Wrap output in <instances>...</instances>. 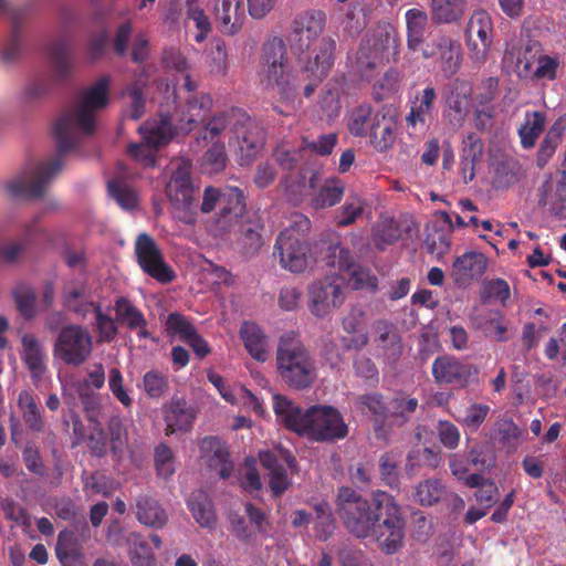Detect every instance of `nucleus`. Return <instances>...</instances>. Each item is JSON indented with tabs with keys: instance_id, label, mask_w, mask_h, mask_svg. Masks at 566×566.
<instances>
[{
	"instance_id": "17",
	"label": "nucleus",
	"mask_w": 566,
	"mask_h": 566,
	"mask_svg": "<svg viewBox=\"0 0 566 566\" xmlns=\"http://www.w3.org/2000/svg\"><path fill=\"white\" fill-rule=\"evenodd\" d=\"M492 20L486 11H475L465 28L467 45L472 59L485 62L492 45Z\"/></svg>"
},
{
	"instance_id": "53",
	"label": "nucleus",
	"mask_w": 566,
	"mask_h": 566,
	"mask_svg": "<svg viewBox=\"0 0 566 566\" xmlns=\"http://www.w3.org/2000/svg\"><path fill=\"white\" fill-rule=\"evenodd\" d=\"M166 332L169 336H178L186 343L197 332L192 322L179 312H172L166 319Z\"/></svg>"
},
{
	"instance_id": "1",
	"label": "nucleus",
	"mask_w": 566,
	"mask_h": 566,
	"mask_svg": "<svg viewBox=\"0 0 566 566\" xmlns=\"http://www.w3.org/2000/svg\"><path fill=\"white\" fill-rule=\"evenodd\" d=\"M108 91L109 78L99 77L81 93L75 107L59 117L54 126L55 158L23 170L9 180L6 191L11 199H38L44 196L50 181L61 170L64 157L78 147L82 138L94 133L97 113L108 105Z\"/></svg>"
},
{
	"instance_id": "22",
	"label": "nucleus",
	"mask_w": 566,
	"mask_h": 566,
	"mask_svg": "<svg viewBox=\"0 0 566 566\" xmlns=\"http://www.w3.org/2000/svg\"><path fill=\"white\" fill-rule=\"evenodd\" d=\"M201 458L221 479H228L233 471V463L227 443L218 437H206L200 443Z\"/></svg>"
},
{
	"instance_id": "24",
	"label": "nucleus",
	"mask_w": 566,
	"mask_h": 566,
	"mask_svg": "<svg viewBox=\"0 0 566 566\" xmlns=\"http://www.w3.org/2000/svg\"><path fill=\"white\" fill-rule=\"evenodd\" d=\"M471 86L463 81H454L446 96V108L443 116L453 127L462 126L469 109L471 98Z\"/></svg>"
},
{
	"instance_id": "50",
	"label": "nucleus",
	"mask_w": 566,
	"mask_h": 566,
	"mask_svg": "<svg viewBox=\"0 0 566 566\" xmlns=\"http://www.w3.org/2000/svg\"><path fill=\"white\" fill-rule=\"evenodd\" d=\"M188 19L192 20L197 28L195 41L200 43L211 32V23L205 10L199 6V0H184Z\"/></svg>"
},
{
	"instance_id": "4",
	"label": "nucleus",
	"mask_w": 566,
	"mask_h": 566,
	"mask_svg": "<svg viewBox=\"0 0 566 566\" xmlns=\"http://www.w3.org/2000/svg\"><path fill=\"white\" fill-rule=\"evenodd\" d=\"M54 75L38 74L29 78L18 95L23 109L40 105L53 91L56 84L65 82L73 70V59L66 40L59 39L46 48Z\"/></svg>"
},
{
	"instance_id": "58",
	"label": "nucleus",
	"mask_w": 566,
	"mask_h": 566,
	"mask_svg": "<svg viewBox=\"0 0 566 566\" xmlns=\"http://www.w3.org/2000/svg\"><path fill=\"white\" fill-rule=\"evenodd\" d=\"M510 295L511 290L509 283L503 279H493L483 283L481 301L489 303L491 300H497L505 306Z\"/></svg>"
},
{
	"instance_id": "45",
	"label": "nucleus",
	"mask_w": 566,
	"mask_h": 566,
	"mask_svg": "<svg viewBox=\"0 0 566 566\" xmlns=\"http://www.w3.org/2000/svg\"><path fill=\"white\" fill-rule=\"evenodd\" d=\"M20 24L21 22H18L17 15L13 14L11 33L0 46V62L6 66L13 65L23 53V35Z\"/></svg>"
},
{
	"instance_id": "39",
	"label": "nucleus",
	"mask_w": 566,
	"mask_h": 566,
	"mask_svg": "<svg viewBox=\"0 0 566 566\" xmlns=\"http://www.w3.org/2000/svg\"><path fill=\"white\" fill-rule=\"evenodd\" d=\"M55 554L62 566H81L83 563V553L78 539L69 531L60 532Z\"/></svg>"
},
{
	"instance_id": "38",
	"label": "nucleus",
	"mask_w": 566,
	"mask_h": 566,
	"mask_svg": "<svg viewBox=\"0 0 566 566\" xmlns=\"http://www.w3.org/2000/svg\"><path fill=\"white\" fill-rule=\"evenodd\" d=\"M407 48L410 52L422 50L428 25V14L420 9H409L406 12Z\"/></svg>"
},
{
	"instance_id": "56",
	"label": "nucleus",
	"mask_w": 566,
	"mask_h": 566,
	"mask_svg": "<svg viewBox=\"0 0 566 566\" xmlns=\"http://www.w3.org/2000/svg\"><path fill=\"white\" fill-rule=\"evenodd\" d=\"M369 138L371 146L379 153L391 148L396 140L392 122L385 115V119H381L379 128L375 129L369 135Z\"/></svg>"
},
{
	"instance_id": "61",
	"label": "nucleus",
	"mask_w": 566,
	"mask_h": 566,
	"mask_svg": "<svg viewBox=\"0 0 566 566\" xmlns=\"http://www.w3.org/2000/svg\"><path fill=\"white\" fill-rule=\"evenodd\" d=\"M154 461L158 476L168 479L175 473L174 453L167 444L160 443L155 448Z\"/></svg>"
},
{
	"instance_id": "2",
	"label": "nucleus",
	"mask_w": 566,
	"mask_h": 566,
	"mask_svg": "<svg viewBox=\"0 0 566 566\" xmlns=\"http://www.w3.org/2000/svg\"><path fill=\"white\" fill-rule=\"evenodd\" d=\"M337 512L346 528L357 538H370L386 555L403 546L406 522L399 505L387 492H374L371 500L348 486L337 494Z\"/></svg>"
},
{
	"instance_id": "54",
	"label": "nucleus",
	"mask_w": 566,
	"mask_h": 566,
	"mask_svg": "<svg viewBox=\"0 0 566 566\" xmlns=\"http://www.w3.org/2000/svg\"><path fill=\"white\" fill-rule=\"evenodd\" d=\"M109 196L125 210H133L137 207V195L125 181L119 179L109 180L107 184Z\"/></svg>"
},
{
	"instance_id": "18",
	"label": "nucleus",
	"mask_w": 566,
	"mask_h": 566,
	"mask_svg": "<svg viewBox=\"0 0 566 566\" xmlns=\"http://www.w3.org/2000/svg\"><path fill=\"white\" fill-rule=\"evenodd\" d=\"M421 56L424 60L437 57L446 77H451L461 67L462 48L451 36L439 34L422 49Z\"/></svg>"
},
{
	"instance_id": "7",
	"label": "nucleus",
	"mask_w": 566,
	"mask_h": 566,
	"mask_svg": "<svg viewBox=\"0 0 566 566\" xmlns=\"http://www.w3.org/2000/svg\"><path fill=\"white\" fill-rule=\"evenodd\" d=\"M326 23V13L318 9L305 10L294 17L289 42L291 50L298 55V61L314 56L323 41H336L333 36H323Z\"/></svg>"
},
{
	"instance_id": "30",
	"label": "nucleus",
	"mask_w": 566,
	"mask_h": 566,
	"mask_svg": "<svg viewBox=\"0 0 566 566\" xmlns=\"http://www.w3.org/2000/svg\"><path fill=\"white\" fill-rule=\"evenodd\" d=\"M484 144L475 133H469L462 139L460 153V175L464 184H469L475 177V166L483 156Z\"/></svg>"
},
{
	"instance_id": "60",
	"label": "nucleus",
	"mask_w": 566,
	"mask_h": 566,
	"mask_svg": "<svg viewBox=\"0 0 566 566\" xmlns=\"http://www.w3.org/2000/svg\"><path fill=\"white\" fill-rule=\"evenodd\" d=\"M94 314L95 331L98 334L99 340L111 343L118 334L116 318L114 319L109 315L105 314L101 306H94Z\"/></svg>"
},
{
	"instance_id": "23",
	"label": "nucleus",
	"mask_w": 566,
	"mask_h": 566,
	"mask_svg": "<svg viewBox=\"0 0 566 566\" xmlns=\"http://www.w3.org/2000/svg\"><path fill=\"white\" fill-rule=\"evenodd\" d=\"M235 227L238 228L235 232V248L238 252L247 259L258 255L264 243L262 237L263 226L260 221L251 219L245 213L234 224Z\"/></svg>"
},
{
	"instance_id": "31",
	"label": "nucleus",
	"mask_w": 566,
	"mask_h": 566,
	"mask_svg": "<svg viewBox=\"0 0 566 566\" xmlns=\"http://www.w3.org/2000/svg\"><path fill=\"white\" fill-rule=\"evenodd\" d=\"M196 415L182 398L174 397L165 409L166 436L191 429Z\"/></svg>"
},
{
	"instance_id": "32",
	"label": "nucleus",
	"mask_w": 566,
	"mask_h": 566,
	"mask_svg": "<svg viewBox=\"0 0 566 566\" xmlns=\"http://www.w3.org/2000/svg\"><path fill=\"white\" fill-rule=\"evenodd\" d=\"M437 98V93L433 86L429 85L423 88L421 96L416 97V101L410 107L409 114L406 116V125L408 129L413 133H423L427 128L428 117L433 107Z\"/></svg>"
},
{
	"instance_id": "15",
	"label": "nucleus",
	"mask_w": 566,
	"mask_h": 566,
	"mask_svg": "<svg viewBox=\"0 0 566 566\" xmlns=\"http://www.w3.org/2000/svg\"><path fill=\"white\" fill-rule=\"evenodd\" d=\"M431 373L437 384L464 388L478 376L479 369L475 365L463 363L452 355H442L433 360Z\"/></svg>"
},
{
	"instance_id": "27",
	"label": "nucleus",
	"mask_w": 566,
	"mask_h": 566,
	"mask_svg": "<svg viewBox=\"0 0 566 566\" xmlns=\"http://www.w3.org/2000/svg\"><path fill=\"white\" fill-rule=\"evenodd\" d=\"M234 135L238 139L241 156L247 163H250L256 156L265 143L263 128L249 116L247 120L234 128Z\"/></svg>"
},
{
	"instance_id": "28",
	"label": "nucleus",
	"mask_w": 566,
	"mask_h": 566,
	"mask_svg": "<svg viewBox=\"0 0 566 566\" xmlns=\"http://www.w3.org/2000/svg\"><path fill=\"white\" fill-rule=\"evenodd\" d=\"M374 329L377 333L375 343L378 356L382 357L387 364H395L402 354L401 337L394 325L384 319L377 321Z\"/></svg>"
},
{
	"instance_id": "40",
	"label": "nucleus",
	"mask_w": 566,
	"mask_h": 566,
	"mask_svg": "<svg viewBox=\"0 0 566 566\" xmlns=\"http://www.w3.org/2000/svg\"><path fill=\"white\" fill-rule=\"evenodd\" d=\"M449 491L441 480L430 478L415 486L413 500L421 506H433L446 501Z\"/></svg>"
},
{
	"instance_id": "63",
	"label": "nucleus",
	"mask_w": 566,
	"mask_h": 566,
	"mask_svg": "<svg viewBox=\"0 0 566 566\" xmlns=\"http://www.w3.org/2000/svg\"><path fill=\"white\" fill-rule=\"evenodd\" d=\"M379 472L388 486L397 488L399 485V461L394 452H386L380 457Z\"/></svg>"
},
{
	"instance_id": "44",
	"label": "nucleus",
	"mask_w": 566,
	"mask_h": 566,
	"mask_svg": "<svg viewBox=\"0 0 566 566\" xmlns=\"http://www.w3.org/2000/svg\"><path fill=\"white\" fill-rule=\"evenodd\" d=\"M345 193V184L337 178H328L311 199L314 209H326L340 202Z\"/></svg>"
},
{
	"instance_id": "29",
	"label": "nucleus",
	"mask_w": 566,
	"mask_h": 566,
	"mask_svg": "<svg viewBox=\"0 0 566 566\" xmlns=\"http://www.w3.org/2000/svg\"><path fill=\"white\" fill-rule=\"evenodd\" d=\"M488 268V260L480 252H465L452 264V275L458 285H467L481 277Z\"/></svg>"
},
{
	"instance_id": "43",
	"label": "nucleus",
	"mask_w": 566,
	"mask_h": 566,
	"mask_svg": "<svg viewBox=\"0 0 566 566\" xmlns=\"http://www.w3.org/2000/svg\"><path fill=\"white\" fill-rule=\"evenodd\" d=\"M212 108V98L208 94H200L187 101V111L181 118L182 129L192 130L199 123H203Z\"/></svg>"
},
{
	"instance_id": "25",
	"label": "nucleus",
	"mask_w": 566,
	"mask_h": 566,
	"mask_svg": "<svg viewBox=\"0 0 566 566\" xmlns=\"http://www.w3.org/2000/svg\"><path fill=\"white\" fill-rule=\"evenodd\" d=\"M214 15L220 31L227 35L237 34L245 20L243 0H213Z\"/></svg>"
},
{
	"instance_id": "49",
	"label": "nucleus",
	"mask_w": 566,
	"mask_h": 566,
	"mask_svg": "<svg viewBox=\"0 0 566 566\" xmlns=\"http://www.w3.org/2000/svg\"><path fill=\"white\" fill-rule=\"evenodd\" d=\"M364 209L365 201L357 195H349L344 205L336 211L335 223L342 228L348 227L356 222L363 214Z\"/></svg>"
},
{
	"instance_id": "48",
	"label": "nucleus",
	"mask_w": 566,
	"mask_h": 566,
	"mask_svg": "<svg viewBox=\"0 0 566 566\" xmlns=\"http://www.w3.org/2000/svg\"><path fill=\"white\" fill-rule=\"evenodd\" d=\"M324 261L327 266L348 273L357 264L350 250L340 243L329 244Z\"/></svg>"
},
{
	"instance_id": "11",
	"label": "nucleus",
	"mask_w": 566,
	"mask_h": 566,
	"mask_svg": "<svg viewBox=\"0 0 566 566\" xmlns=\"http://www.w3.org/2000/svg\"><path fill=\"white\" fill-rule=\"evenodd\" d=\"M136 261L142 271L161 284L171 283L176 273L165 262L164 254L151 235L142 232L134 244Z\"/></svg>"
},
{
	"instance_id": "46",
	"label": "nucleus",
	"mask_w": 566,
	"mask_h": 566,
	"mask_svg": "<svg viewBox=\"0 0 566 566\" xmlns=\"http://www.w3.org/2000/svg\"><path fill=\"white\" fill-rule=\"evenodd\" d=\"M114 311L116 322L129 331L144 324V313L127 297L119 296L115 300Z\"/></svg>"
},
{
	"instance_id": "9",
	"label": "nucleus",
	"mask_w": 566,
	"mask_h": 566,
	"mask_svg": "<svg viewBox=\"0 0 566 566\" xmlns=\"http://www.w3.org/2000/svg\"><path fill=\"white\" fill-rule=\"evenodd\" d=\"M93 338L90 332L77 324L64 326L53 345V355L69 366H80L91 356Z\"/></svg>"
},
{
	"instance_id": "14",
	"label": "nucleus",
	"mask_w": 566,
	"mask_h": 566,
	"mask_svg": "<svg viewBox=\"0 0 566 566\" xmlns=\"http://www.w3.org/2000/svg\"><path fill=\"white\" fill-rule=\"evenodd\" d=\"M214 211L213 223L220 234L234 230V224L245 214L247 202L243 190L238 187L224 186Z\"/></svg>"
},
{
	"instance_id": "59",
	"label": "nucleus",
	"mask_w": 566,
	"mask_h": 566,
	"mask_svg": "<svg viewBox=\"0 0 566 566\" xmlns=\"http://www.w3.org/2000/svg\"><path fill=\"white\" fill-rule=\"evenodd\" d=\"M349 285L353 290H369L375 292L378 289V279L368 268L356 264L348 273Z\"/></svg>"
},
{
	"instance_id": "19",
	"label": "nucleus",
	"mask_w": 566,
	"mask_h": 566,
	"mask_svg": "<svg viewBox=\"0 0 566 566\" xmlns=\"http://www.w3.org/2000/svg\"><path fill=\"white\" fill-rule=\"evenodd\" d=\"M356 406L363 413L370 415L375 437L386 440L392 430V421L389 420L390 410L384 396L379 392L360 395L356 400Z\"/></svg>"
},
{
	"instance_id": "5",
	"label": "nucleus",
	"mask_w": 566,
	"mask_h": 566,
	"mask_svg": "<svg viewBox=\"0 0 566 566\" xmlns=\"http://www.w3.org/2000/svg\"><path fill=\"white\" fill-rule=\"evenodd\" d=\"M276 369L289 388L304 390L316 379V366L308 349L294 336H281L276 349Z\"/></svg>"
},
{
	"instance_id": "57",
	"label": "nucleus",
	"mask_w": 566,
	"mask_h": 566,
	"mask_svg": "<svg viewBox=\"0 0 566 566\" xmlns=\"http://www.w3.org/2000/svg\"><path fill=\"white\" fill-rule=\"evenodd\" d=\"M1 510L7 520L15 523L23 528L32 526V516L28 510L15 502L13 499L6 497L0 501Z\"/></svg>"
},
{
	"instance_id": "47",
	"label": "nucleus",
	"mask_w": 566,
	"mask_h": 566,
	"mask_svg": "<svg viewBox=\"0 0 566 566\" xmlns=\"http://www.w3.org/2000/svg\"><path fill=\"white\" fill-rule=\"evenodd\" d=\"M465 10V0H432L431 18L434 23H451L459 20Z\"/></svg>"
},
{
	"instance_id": "36",
	"label": "nucleus",
	"mask_w": 566,
	"mask_h": 566,
	"mask_svg": "<svg viewBox=\"0 0 566 566\" xmlns=\"http://www.w3.org/2000/svg\"><path fill=\"white\" fill-rule=\"evenodd\" d=\"M135 507L136 518L144 525L161 528L168 521L166 511L148 494L138 495Z\"/></svg>"
},
{
	"instance_id": "26",
	"label": "nucleus",
	"mask_w": 566,
	"mask_h": 566,
	"mask_svg": "<svg viewBox=\"0 0 566 566\" xmlns=\"http://www.w3.org/2000/svg\"><path fill=\"white\" fill-rule=\"evenodd\" d=\"M385 113L380 108L364 103L352 109L348 116L347 128L355 137H367L380 126L385 119Z\"/></svg>"
},
{
	"instance_id": "33",
	"label": "nucleus",
	"mask_w": 566,
	"mask_h": 566,
	"mask_svg": "<svg viewBox=\"0 0 566 566\" xmlns=\"http://www.w3.org/2000/svg\"><path fill=\"white\" fill-rule=\"evenodd\" d=\"M240 336L247 352L256 361L264 363L270 357V340L259 325L244 322L240 328Z\"/></svg>"
},
{
	"instance_id": "10",
	"label": "nucleus",
	"mask_w": 566,
	"mask_h": 566,
	"mask_svg": "<svg viewBox=\"0 0 566 566\" xmlns=\"http://www.w3.org/2000/svg\"><path fill=\"white\" fill-rule=\"evenodd\" d=\"M345 302V291L336 275H326L307 286V307L316 318H326Z\"/></svg>"
},
{
	"instance_id": "51",
	"label": "nucleus",
	"mask_w": 566,
	"mask_h": 566,
	"mask_svg": "<svg viewBox=\"0 0 566 566\" xmlns=\"http://www.w3.org/2000/svg\"><path fill=\"white\" fill-rule=\"evenodd\" d=\"M418 408V399L410 397L405 392H398L390 401L389 420H398L400 424L408 421L410 416Z\"/></svg>"
},
{
	"instance_id": "20",
	"label": "nucleus",
	"mask_w": 566,
	"mask_h": 566,
	"mask_svg": "<svg viewBox=\"0 0 566 566\" xmlns=\"http://www.w3.org/2000/svg\"><path fill=\"white\" fill-rule=\"evenodd\" d=\"M38 220L39 217H35L32 223L25 224L20 239L9 241L0 247V264L18 263L31 245L46 238L45 232L35 224Z\"/></svg>"
},
{
	"instance_id": "16",
	"label": "nucleus",
	"mask_w": 566,
	"mask_h": 566,
	"mask_svg": "<svg viewBox=\"0 0 566 566\" xmlns=\"http://www.w3.org/2000/svg\"><path fill=\"white\" fill-rule=\"evenodd\" d=\"M274 255L277 253L283 269L302 273L308 265L311 249L306 240L291 237V230H283L276 238Z\"/></svg>"
},
{
	"instance_id": "34",
	"label": "nucleus",
	"mask_w": 566,
	"mask_h": 566,
	"mask_svg": "<svg viewBox=\"0 0 566 566\" xmlns=\"http://www.w3.org/2000/svg\"><path fill=\"white\" fill-rule=\"evenodd\" d=\"M23 347L22 360L33 380H40L46 371V354L35 335L27 333L21 338Z\"/></svg>"
},
{
	"instance_id": "62",
	"label": "nucleus",
	"mask_w": 566,
	"mask_h": 566,
	"mask_svg": "<svg viewBox=\"0 0 566 566\" xmlns=\"http://www.w3.org/2000/svg\"><path fill=\"white\" fill-rule=\"evenodd\" d=\"M143 386L150 398H161L168 390V377L160 371L149 370L143 377Z\"/></svg>"
},
{
	"instance_id": "21",
	"label": "nucleus",
	"mask_w": 566,
	"mask_h": 566,
	"mask_svg": "<svg viewBox=\"0 0 566 566\" xmlns=\"http://www.w3.org/2000/svg\"><path fill=\"white\" fill-rule=\"evenodd\" d=\"M541 206H549L558 218L566 217V174L560 169L551 174L539 188Z\"/></svg>"
},
{
	"instance_id": "41",
	"label": "nucleus",
	"mask_w": 566,
	"mask_h": 566,
	"mask_svg": "<svg viewBox=\"0 0 566 566\" xmlns=\"http://www.w3.org/2000/svg\"><path fill=\"white\" fill-rule=\"evenodd\" d=\"M139 133L142 139L157 150L166 145L175 135V128L169 115L161 116L156 124H145L140 126Z\"/></svg>"
},
{
	"instance_id": "64",
	"label": "nucleus",
	"mask_w": 566,
	"mask_h": 566,
	"mask_svg": "<svg viewBox=\"0 0 566 566\" xmlns=\"http://www.w3.org/2000/svg\"><path fill=\"white\" fill-rule=\"evenodd\" d=\"M468 462L478 471H489L495 465V455L486 446H474L469 452Z\"/></svg>"
},
{
	"instance_id": "52",
	"label": "nucleus",
	"mask_w": 566,
	"mask_h": 566,
	"mask_svg": "<svg viewBox=\"0 0 566 566\" xmlns=\"http://www.w3.org/2000/svg\"><path fill=\"white\" fill-rule=\"evenodd\" d=\"M520 165L513 159L499 161L494 169V187L503 189L516 184L520 179Z\"/></svg>"
},
{
	"instance_id": "35",
	"label": "nucleus",
	"mask_w": 566,
	"mask_h": 566,
	"mask_svg": "<svg viewBox=\"0 0 566 566\" xmlns=\"http://www.w3.org/2000/svg\"><path fill=\"white\" fill-rule=\"evenodd\" d=\"M248 119V114L241 108H231L221 113L216 114L209 122L206 123L202 130L199 134V138L203 140H213L228 127L234 133V128L240 123Z\"/></svg>"
},
{
	"instance_id": "12",
	"label": "nucleus",
	"mask_w": 566,
	"mask_h": 566,
	"mask_svg": "<svg viewBox=\"0 0 566 566\" xmlns=\"http://www.w3.org/2000/svg\"><path fill=\"white\" fill-rule=\"evenodd\" d=\"M390 41L397 44V36H391L388 32L379 36L363 40L356 52L352 70L360 81L370 82L374 80L378 67L382 64V54L388 48Z\"/></svg>"
},
{
	"instance_id": "6",
	"label": "nucleus",
	"mask_w": 566,
	"mask_h": 566,
	"mask_svg": "<svg viewBox=\"0 0 566 566\" xmlns=\"http://www.w3.org/2000/svg\"><path fill=\"white\" fill-rule=\"evenodd\" d=\"M287 61L283 38L274 35L268 39L260 59V82L265 90L275 92L285 101L293 99L298 88L296 80L285 70Z\"/></svg>"
},
{
	"instance_id": "13",
	"label": "nucleus",
	"mask_w": 566,
	"mask_h": 566,
	"mask_svg": "<svg viewBox=\"0 0 566 566\" xmlns=\"http://www.w3.org/2000/svg\"><path fill=\"white\" fill-rule=\"evenodd\" d=\"M336 41L325 40L316 49L314 56L301 59L302 74H306L308 83L304 87V96L311 97L318 84L328 75L335 63Z\"/></svg>"
},
{
	"instance_id": "42",
	"label": "nucleus",
	"mask_w": 566,
	"mask_h": 566,
	"mask_svg": "<svg viewBox=\"0 0 566 566\" xmlns=\"http://www.w3.org/2000/svg\"><path fill=\"white\" fill-rule=\"evenodd\" d=\"M546 116L538 111L526 112L523 123L517 129L521 145L524 149L535 146L536 140L545 129Z\"/></svg>"
},
{
	"instance_id": "3",
	"label": "nucleus",
	"mask_w": 566,
	"mask_h": 566,
	"mask_svg": "<svg viewBox=\"0 0 566 566\" xmlns=\"http://www.w3.org/2000/svg\"><path fill=\"white\" fill-rule=\"evenodd\" d=\"M273 410L287 430L317 442L340 440L348 434L343 416L332 406L315 405L303 410L286 396L274 395Z\"/></svg>"
},
{
	"instance_id": "37",
	"label": "nucleus",
	"mask_w": 566,
	"mask_h": 566,
	"mask_svg": "<svg viewBox=\"0 0 566 566\" xmlns=\"http://www.w3.org/2000/svg\"><path fill=\"white\" fill-rule=\"evenodd\" d=\"M187 505L200 527L209 530L216 527L217 515L213 503L203 491L192 492Z\"/></svg>"
},
{
	"instance_id": "55",
	"label": "nucleus",
	"mask_w": 566,
	"mask_h": 566,
	"mask_svg": "<svg viewBox=\"0 0 566 566\" xmlns=\"http://www.w3.org/2000/svg\"><path fill=\"white\" fill-rule=\"evenodd\" d=\"M400 73L396 69H389L373 86V97L377 102L397 93L400 86Z\"/></svg>"
},
{
	"instance_id": "8",
	"label": "nucleus",
	"mask_w": 566,
	"mask_h": 566,
	"mask_svg": "<svg viewBox=\"0 0 566 566\" xmlns=\"http://www.w3.org/2000/svg\"><path fill=\"white\" fill-rule=\"evenodd\" d=\"M191 170L190 160L179 161L166 187V193L174 207L176 218L187 226H195L197 222L199 197V188L192 182Z\"/></svg>"
}]
</instances>
